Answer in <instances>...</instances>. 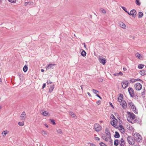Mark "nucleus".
Segmentation results:
<instances>
[{
    "instance_id": "1",
    "label": "nucleus",
    "mask_w": 146,
    "mask_h": 146,
    "mask_svg": "<svg viewBox=\"0 0 146 146\" xmlns=\"http://www.w3.org/2000/svg\"><path fill=\"white\" fill-rule=\"evenodd\" d=\"M127 113L128 116L127 117V120L130 122L133 123L131 120L134 119L135 117V115L133 113H131L130 112L127 111Z\"/></svg>"
},
{
    "instance_id": "2",
    "label": "nucleus",
    "mask_w": 146,
    "mask_h": 146,
    "mask_svg": "<svg viewBox=\"0 0 146 146\" xmlns=\"http://www.w3.org/2000/svg\"><path fill=\"white\" fill-rule=\"evenodd\" d=\"M133 137L135 141L138 142H140L142 139V137L140 134L138 133H134Z\"/></svg>"
},
{
    "instance_id": "3",
    "label": "nucleus",
    "mask_w": 146,
    "mask_h": 146,
    "mask_svg": "<svg viewBox=\"0 0 146 146\" xmlns=\"http://www.w3.org/2000/svg\"><path fill=\"white\" fill-rule=\"evenodd\" d=\"M127 139L130 144L133 145L134 144L135 141L133 137L128 136L127 138Z\"/></svg>"
},
{
    "instance_id": "4",
    "label": "nucleus",
    "mask_w": 146,
    "mask_h": 146,
    "mask_svg": "<svg viewBox=\"0 0 146 146\" xmlns=\"http://www.w3.org/2000/svg\"><path fill=\"white\" fill-rule=\"evenodd\" d=\"M94 128L95 131H99L101 130L102 127L99 124L96 123L94 125Z\"/></svg>"
},
{
    "instance_id": "5",
    "label": "nucleus",
    "mask_w": 146,
    "mask_h": 146,
    "mask_svg": "<svg viewBox=\"0 0 146 146\" xmlns=\"http://www.w3.org/2000/svg\"><path fill=\"white\" fill-rule=\"evenodd\" d=\"M135 89L136 90H141L142 87L141 84L139 83H136L134 85Z\"/></svg>"
},
{
    "instance_id": "6",
    "label": "nucleus",
    "mask_w": 146,
    "mask_h": 146,
    "mask_svg": "<svg viewBox=\"0 0 146 146\" xmlns=\"http://www.w3.org/2000/svg\"><path fill=\"white\" fill-rule=\"evenodd\" d=\"M128 91L131 96L132 98L135 97L134 91L133 89L131 88H128Z\"/></svg>"
},
{
    "instance_id": "7",
    "label": "nucleus",
    "mask_w": 146,
    "mask_h": 146,
    "mask_svg": "<svg viewBox=\"0 0 146 146\" xmlns=\"http://www.w3.org/2000/svg\"><path fill=\"white\" fill-rule=\"evenodd\" d=\"M98 60L99 62L103 65H104L106 63V60L105 58H103L102 56H99V57Z\"/></svg>"
},
{
    "instance_id": "8",
    "label": "nucleus",
    "mask_w": 146,
    "mask_h": 146,
    "mask_svg": "<svg viewBox=\"0 0 146 146\" xmlns=\"http://www.w3.org/2000/svg\"><path fill=\"white\" fill-rule=\"evenodd\" d=\"M121 84L122 87L124 89H125L128 86V81H126L124 82L123 81L121 82Z\"/></svg>"
},
{
    "instance_id": "9",
    "label": "nucleus",
    "mask_w": 146,
    "mask_h": 146,
    "mask_svg": "<svg viewBox=\"0 0 146 146\" xmlns=\"http://www.w3.org/2000/svg\"><path fill=\"white\" fill-rule=\"evenodd\" d=\"M136 14V11L135 9H133L130 11V13H129V15H132L133 17H134Z\"/></svg>"
},
{
    "instance_id": "10",
    "label": "nucleus",
    "mask_w": 146,
    "mask_h": 146,
    "mask_svg": "<svg viewBox=\"0 0 146 146\" xmlns=\"http://www.w3.org/2000/svg\"><path fill=\"white\" fill-rule=\"evenodd\" d=\"M119 146H124L125 143L124 139L121 138L119 142Z\"/></svg>"
},
{
    "instance_id": "11",
    "label": "nucleus",
    "mask_w": 146,
    "mask_h": 146,
    "mask_svg": "<svg viewBox=\"0 0 146 146\" xmlns=\"http://www.w3.org/2000/svg\"><path fill=\"white\" fill-rule=\"evenodd\" d=\"M118 127L119 128V130H120V132L122 133L123 134L124 133V129L123 126L122 125H119V126Z\"/></svg>"
},
{
    "instance_id": "12",
    "label": "nucleus",
    "mask_w": 146,
    "mask_h": 146,
    "mask_svg": "<svg viewBox=\"0 0 146 146\" xmlns=\"http://www.w3.org/2000/svg\"><path fill=\"white\" fill-rule=\"evenodd\" d=\"M55 65V64H49L46 66V70H48L49 69L52 68H53V66Z\"/></svg>"
},
{
    "instance_id": "13",
    "label": "nucleus",
    "mask_w": 146,
    "mask_h": 146,
    "mask_svg": "<svg viewBox=\"0 0 146 146\" xmlns=\"http://www.w3.org/2000/svg\"><path fill=\"white\" fill-rule=\"evenodd\" d=\"M21 119L22 120H25L26 118V113L25 111H23L21 115Z\"/></svg>"
},
{
    "instance_id": "14",
    "label": "nucleus",
    "mask_w": 146,
    "mask_h": 146,
    "mask_svg": "<svg viewBox=\"0 0 146 146\" xmlns=\"http://www.w3.org/2000/svg\"><path fill=\"white\" fill-rule=\"evenodd\" d=\"M121 105L124 109L127 108V103L125 101H123L121 104Z\"/></svg>"
},
{
    "instance_id": "15",
    "label": "nucleus",
    "mask_w": 146,
    "mask_h": 146,
    "mask_svg": "<svg viewBox=\"0 0 146 146\" xmlns=\"http://www.w3.org/2000/svg\"><path fill=\"white\" fill-rule=\"evenodd\" d=\"M119 25L122 28L125 29L126 27V26L125 24L123 23L120 22L119 23Z\"/></svg>"
},
{
    "instance_id": "16",
    "label": "nucleus",
    "mask_w": 146,
    "mask_h": 146,
    "mask_svg": "<svg viewBox=\"0 0 146 146\" xmlns=\"http://www.w3.org/2000/svg\"><path fill=\"white\" fill-rule=\"evenodd\" d=\"M133 111L135 113H137L138 112L137 111L136 108L135 106L134 105L133 106H132L131 108Z\"/></svg>"
},
{
    "instance_id": "17",
    "label": "nucleus",
    "mask_w": 146,
    "mask_h": 146,
    "mask_svg": "<svg viewBox=\"0 0 146 146\" xmlns=\"http://www.w3.org/2000/svg\"><path fill=\"white\" fill-rule=\"evenodd\" d=\"M115 120L113 119V121H111L110 123L114 127L116 126V121Z\"/></svg>"
},
{
    "instance_id": "18",
    "label": "nucleus",
    "mask_w": 146,
    "mask_h": 146,
    "mask_svg": "<svg viewBox=\"0 0 146 146\" xmlns=\"http://www.w3.org/2000/svg\"><path fill=\"white\" fill-rule=\"evenodd\" d=\"M123 73L121 72H119L118 73H115L113 74V75L115 76H118L119 75L122 76L123 75Z\"/></svg>"
},
{
    "instance_id": "19",
    "label": "nucleus",
    "mask_w": 146,
    "mask_h": 146,
    "mask_svg": "<svg viewBox=\"0 0 146 146\" xmlns=\"http://www.w3.org/2000/svg\"><path fill=\"white\" fill-rule=\"evenodd\" d=\"M114 137L117 138H119L120 137V135L118 132L115 131V134L114 135Z\"/></svg>"
},
{
    "instance_id": "20",
    "label": "nucleus",
    "mask_w": 146,
    "mask_h": 146,
    "mask_svg": "<svg viewBox=\"0 0 146 146\" xmlns=\"http://www.w3.org/2000/svg\"><path fill=\"white\" fill-rule=\"evenodd\" d=\"M141 74L142 76L146 75V71L143 70L140 71Z\"/></svg>"
},
{
    "instance_id": "21",
    "label": "nucleus",
    "mask_w": 146,
    "mask_h": 146,
    "mask_svg": "<svg viewBox=\"0 0 146 146\" xmlns=\"http://www.w3.org/2000/svg\"><path fill=\"white\" fill-rule=\"evenodd\" d=\"M119 143V141L118 139H115L114 141V145L115 146H117Z\"/></svg>"
},
{
    "instance_id": "22",
    "label": "nucleus",
    "mask_w": 146,
    "mask_h": 146,
    "mask_svg": "<svg viewBox=\"0 0 146 146\" xmlns=\"http://www.w3.org/2000/svg\"><path fill=\"white\" fill-rule=\"evenodd\" d=\"M42 115H43L44 116H47V115H49V113L46 111H44L42 113Z\"/></svg>"
},
{
    "instance_id": "23",
    "label": "nucleus",
    "mask_w": 146,
    "mask_h": 146,
    "mask_svg": "<svg viewBox=\"0 0 146 146\" xmlns=\"http://www.w3.org/2000/svg\"><path fill=\"white\" fill-rule=\"evenodd\" d=\"M106 133L108 136L110 135V130L108 128H106Z\"/></svg>"
},
{
    "instance_id": "24",
    "label": "nucleus",
    "mask_w": 146,
    "mask_h": 146,
    "mask_svg": "<svg viewBox=\"0 0 146 146\" xmlns=\"http://www.w3.org/2000/svg\"><path fill=\"white\" fill-rule=\"evenodd\" d=\"M28 69V68L27 66V65H25L23 67V70L24 72H26L27 71Z\"/></svg>"
},
{
    "instance_id": "25",
    "label": "nucleus",
    "mask_w": 146,
    "mask_h": 146,
    "mask_svg": "<svg viewBox=\"0 0 146 146\" xmlns=\"http://www.w3.org/2000/svg\"><path fill=\"white\" fill-rule=\"evenodd\" d=\"M135 56L140 59H142V57L141 56L140 54L138 53H136L135 54Z\"/></svg>"
},
{
    "instance_id": "26",
    "label": "nucleus",
    "mask_w": 146,
    "mask_h": 146,
    "mask_svg": "<svg viewBox=\"0 0 146 146\" xmlns=\"http://www.w3.org/2000/svg\"><path fill=\"white\" fill-rule=\"evenodd\" d=\"M138 18H141L143 16V13L141 12H139L138 13Z\"/></svg>"
},
{
    "instance_id": "27",
    "label": "nucleus",
    "mask_w": 146,
    "mask_h": 146,
    "mask_svg": "<svg viewBox=\"0 0 146 146\" xmlns=\"http://www.w3.org/2000/svg\"><path fill=\"white\" fill-rule=\"evenodd\" d=\"M86 54V52L84 50H83L81 52V54L82 56L84 57L85 56Z\"/></svg>"
},
{
    "instance_id": "28",
    "label": "nucleus",
    "mask_w": 146,
    "mask_h": 146,
    "mask_svg": "<svg viewBox=\"0 0 146 146\" xmlns=\"http://www.w3.org/2000/svg\"><path fill=\"white\" fill-rule=\"evenodd\" d=\"M144 66V65L143 64H139L138 66V68L139 69H141L143 68Z\"/></svg>"
},
{
    "instance_id": "29",
    "label": "nucleus",
    "mask_w": 146,
    "mask_h": 146,
    "mask_svg": "<svg viewBox=\"0 0 146 146\" xmlns=\"http://www.w3.org/2000/svg\"><path fill=\"white\" fill-rule=\"evenodd\" d=\"M143 91L142 92H141V94H142V97L143 98H144L145 97L144 95L145 94V89L144 88V89L143 90Z\"/></svg>"
},
{
    "instance_id": "30",
    "label": "nucleus",
    "mask_w": 146,
    "mask_h": 146,
    "mask_svg": "<svg viewBox=\"0 0 146 146\" xmlns=\"http://www.w3.org/2000/svg\"><path fill=\"white\" fill-rule=\"evenodd\" d=\"M54 85H53L52 86L51 85V86L50 87L49 92H51L53 91V90L54 88Z\"/></svg>"
},
{
    "instance_id": "31",
    "label": "nucleus",
    "mask_w": 146,
    "mask_h": 146,
    "mask_svg": "<svg viewBox=\"0 0 146 146\" xmlns=\"http://www.w3.org/2000/svg\"><path fill=\"white\" fill-rule=\"evenodd\" d=\"M135 3L138 6H140L141 4L139 0H135Z\"/></svg>"
},
{
    "instance_id": "32",
    "label": "nucleus",
    "mask_w": 146,
    "mask_h": 146,
    "mask_svg": "<svg viewBox=\"0 0 146 146\" xmlns=\"http://www.w3.org/2000/svg\"><path fill=\"white\" fill-rule=\"evenodd\" d=\"M121 8H122V9L124 10V11L126 12L128 14H129V12H128L127 11V9L126 8H125V7H121Z\"/></svg>"
},
{
    "instance_id": "33",
    "label": "nucleus",
    "mask_w": 146,
    "mask_h": 146,
    "mask_svg": "<svg viewBox=\"0 0 146 146\" xmlns=\"http://www.w3.org/2000/svg\"><path fill=\"white\" fill-rule=\"evenodd\" d=\"M70 115L72 117H75V115L74 113L72 112H69Z\"/></svg>"
},
{
    "instance_id": "34",
    "label": "nucleus",
    "mask_w": 146,
    "mask_h": 146,
    "mask_svg": "<svg viewBox=\"0 0 146 146\" xmlns=\"http://www.w3.org/2000/svg\"><path fill=\"white\" fill-rule=\"evenodd\" d=\"M129 107L131 108L132 106H133L134 105L133 103L132 102H130L129 103Z\"/></svg>"
},
{
    "instance_id": "35",
    "label": "nucleus",
    "mask_w": 146,
    "mask_h": 146,
    "mask_svg": "<svg viewBox=\"0 0 146 146\" xmlns=\"http://www.w3.org/2000/svg\"><path fill=\"white\" fill-rule=\"evenodd\" d=\"M100 11L102 13H106V10L104 9L101 8H100Z\"/></svg>"
},
{
    "instance_id": "36",
    "label": "nucleus",
    "mask_w": 146,
    "mask_h": 146,
    "mask_svg": "<svg viewBox=\"0 0 146 146\" xmlns=\"http://www.w3.org/2000/svg\"><path fill=\"white\" fill-rule=\"evenodd\" d=\"M7 131H4L2 133V134L3 135V136H5V135L7 134Z\"/></svg>"
},
{
    "instance_id": "37",
    "label": "nucleus",
    "mask_w": 146,
    "mask_h": 146,
    "mask_svg": "<svg viewBox=\"0 0 146 146\" xmlns=\"http://www.w3.org/2000/svg\"><path fill=\"white\" fill-rule=\"evenodd\" d=\"M18 124L19 125L21 126L24 125V123L23 122H19Z\"/></svg>"
},
{
    "instance_id": "38",
    "label": "nucleus",
    "mask_w": 146,
    "mask_h": 146,
    "mask_svg": "<svg viewBox=\"0 0 146 146\" xmlns=\"http://www.w3.org/2000/svg\"><path fill=\"white\" fill-rule=\"evenodd\" d=\"M50 120L51 123H52L53 125H54L56 124L54 120L52 119H50Z\"/></svg>"
},
{
    "instance_id": "39",
    "label": "nucleus",
    "mask_w": 146,
    "mask_h": 146,
    "mask_svg": "<svg viewBox=\"0 0 146 146\" xmlns=\"http://www.w3.org/2000/svg\"><path fill=\"white\" fill-rule=\"evenodd\" d=\"M27 4L29 5L33 6L34 4V3L32 2H27Z\"/></svg>"
},
{
    "instance_id": "40",
    "label": "nucleus",
    "mask_w": 146,
    "mask_h": 146,
    "mask_svg": "<svg viewBox=\"0 0 146 146\" xmlns=\"http://www.w3.org/2000/svg\"><path fill=\"white\" fill-rule=\"evenodd\" d=\"M57 133H58L60 134H61L62 133V130L60 129H58L57 130Z\"/></svg>"
},
{
    "instance_id": "41",
    "label": "nucleus",
    "mask_w": 146,
    "mask_h": 146,
    "mask_svg": "<svg viewBox=\"0 0 146 146\" xmlns=\"http://www.w3.org/2000/svg\"><path fill=\"white\" fill-rule=\"evenodd\" d=\"M111 117L113 119L115 120L116 121H117V119H116L115 117L113 115V114L111 115Z\"/></svg>"
},
{
    "instance_id": "42",
    "label": "nucleus",
    "mask_w": 146,
    "mask_h": 146,
    "mask_svg": "<svg viewBox=\"0 0 146 146\" xmlns=\"http://www.w3.org/2000/svg\"><path fill=\"white\" fill-rule=\"evenodd\" d=\"M92 91H93V92L96 95V94H97V93L99 92L97 90H96L93 89Z\"/></svg>"
},
{
    "instance_id": "43",
    "label": "nucleus",
    "mask_w": 146,
    "mask_h": 146,
    "mask_svg": "<svg viewBox=\"0 0 146 146\" xmlns=\"http://www.w3.org/2000/svg\"><path fill=\"white\" fill-rule=\"evenodd\" d=\"M11 3H15L16 2V0H8Z\"/></svg>"
},
{
    "instance_id": "44",
    "label": "nucleus",
    "mask_w": 146,
    "mask_h": 146,
    "mask_svg": "<svg viewBox=\"0 0 146 146\" xmlns=\"http://www.w3.org/2000/svg\"><path fill=\"white\" fill-rule=\"evenodd\" d=\"M135 81H141V82H143V81L142 80H141L140 79H139V78H137V79H135Z\"/></svg>"
},
{
    "instance_id": "45",
    "label": "nucleus",
    "mask_w": 146,
    "mask_h": 146,
    "mask_svg": "<svg viewBox=\"0 0 146 146\" xmlns=\"http://www.w3.org/2000/svg\"><path fill=\"white\" fill-rule=\"evenodd\" d=\"M129 81L131 83H133L135 81V79H131Z\"/></svg>"
},
{
    "instance_id": "46",
    "label": "nucleus",
    "mask_w": 146,
    "mask_h": 146,
    "mask_svg": "<svg viewBox=\"0 0 146 146\" xmlns=\"http://www.w3.org/2000/svg\"><path fill=\"white\" fill-rule=\"evenodd\" d=\"M42 132L45 135H46L47 134L46 132L44 130H42Z\"/></svg>"
},
{
    "instance_id": "47",
    "label": "nucleus",
    "mask_w": 146,
    "mask_h": 146,
    "mask_svg": "<svg viewBox=\"0 0 146 146\" xmlns=\"http://www.w3.org/2000/svg\"><path fill=\"white\" fill-rule=\"evenodd\" d=\"M47 84H51L52 83V82L50 81V80H47Z\"/></svg>"
},
{
    "instance_id": "48",
    "label": "nucleus",
    "mask_w": 146,
    "mask_h": 146,
    "mask_svg": "<svg viewBox=\"0 0 146 146\" xmlns=\"http://www.w3.org/2000/svg\"><path fill=\"white\" fill-rule=\"evenodd\" d=\"M99 144L101 146H104L105 145V144L103 142L100 143Z\"/></svg>"
},
{
    "instance_id": "49",
    "label": "nucleus",
    "mask_w": 146,
    "mask_h": 146,
    "mask_svg": "<svg viewBox=\"0 0 146 146\" xmlns=\"http://www.w3.org/2000/svg\"><path fill=\"white\" fill-rule=\"evenodd\" d=\"M100 102H101V101L100 100H98V101H97L96 102V104L98 105H100Z\"/></svg>"
},
{
    "instance_id": "50",
    "label": "nucleus",
    "mask_w": 146,
    "mask_h": 146,
    "mask_svg": "<svg viewBox=\"0 0 146 146\" xmlns=\"http://www.w3.org/2000/svg\"><path fill=\"white\" fill-rule=\"evenodd\" d=\"M95 139L97 141H100V138L98 137H95Z\"/></svg>"
},
{
    "instance_id": "51",
    "label": "nucleus",
    "mask_w": 146,
    "mask_h": 146,
    "mask_svg": "<svg viewBox=\"0 0 146 146\" xmlns=\"http://www.w3.org/2000/svg\"><path fill=\"white\" fill-rule=\"evenodd\" d=\"M46 86V83H44L43 84V86H42V89H43L45 88V87Z\"/></svg>"
},
{
    "instance_id": "52",
    "label": "nucleus",
    "mask_w": 146,
    "mask_h": 146,
    "mask_svg": "<svg viewBox=\"0 0 146 146\" xmlns=\"http://www.w3.org/2000/svg\"><path fill=\"white\" fill-rule=\"evenodd\" d=\"M96 96H97L100 99H102V98L100 97V96L99 95H98V94H96Z\"/></svg>"
},
{
    "instance_id": "53",
    "label": "nucleus",
    "mask_w": 146,
    "mask_h": 146,
    "mask_svg": "<svg viewBox=\"0 0 146 146\" xmlns=\"http://www.w3.org/2000/svg\"><path fill=\"white\" fill-rule=\"evenodd\" d=\"M119 97L120 98H123V94H120V96H119Z\"/></svg>"
},
{
    "instance_id": "54",
    "label": "nucleus",
    "mask_w": 146,
    "mask_h": 146,
    "mask_svg": "<svg viewBox=\"0 0 146 146\" xmlns=\"http://www.w3.org/2000/svg\"><path fill=\"white\" fill-rule=\"evenodd\" d=\"M110 106H111V107H112L113 109H114V107H113V105H112V104L111 103V102H110Z\"/></svg>"
},
{
    "instance_id": "55",
    "label": "nucleus",
    "mask_w": 146,
    "mask_h": 146,
    "mask_svg": "<svg viewBox=\"0 0 146 146\" xmlns=\"http://www.w3.org/2000/svg\"><path fill=\"white\" fill-rule=\"evenodd\" d=\"M118 100H119V102H121L122 101V98H118Z\"/></svg>"
},
{
    "instance_id": "56",
    "label": "nucleus",
    "mask_w": 146,
    "mask_h": 146,
    "mask_svg": "<svg viewBox=\"0 0 146 146\" xmlns=\"http://www.w3.org/2000/svg\"><path fill=\"white\" fill-rule=\"evenodd\" d=\"M87 94L90 97H91L92 96L90 94L89 92H88Z\"/></svg>"
},
{
    "instance_id": "57",
    "label": "nucleus",
    "mask_w": 146,
    "mask_h": 146,
    "mask_svg": "<svg viewBox=\"0 0 146 146\" xmlns=\"http://www.w3.org/2000/svg\"><path fill=\"white\" fill-rule=\"evenodd\" d=\"M90 145L91 146H96V145L93 143H90Z\"/></svg>"
},
{
    "instance_id": "58",
    "label": "nucleus",
    "mask_w": 146,
    "mask_h": 146,
    "mask_svg": "<svg viewBox=\"0 0 146 146\" xmlns=\"http://www.w3.org/2000/svg\"><path fill=\"white\" fill-rule=\"evenodd\" d=\"M123 70L124 71H125L127 70V69L126 68H123Z\"/></svg>"
},
{
    "instance_id": "59",
    "label": "nucleus",
    "mask_w": 146,
    "mask_h": 146,
    "mask_svg": "<svg viewBox=\"0 0 146 146\" xmlns=\"http://www.w3.org/2000/svg\"><path fill=\"white\" fill-rule=\"evenodd\" d=\"M83 86H84L83 85L81 86V89L82 90H83Z\"/></svg>"
},
{
    "instance_id": "60",
    "label": "nucleus",
    "mask_w": 146,
    "mask_h": 146,
    "mask_svg": "<svg viewBox=\"0 0 146 146\" xmlns=\"http://www.w3.org/2000/svg\"><path fill=\"white\" fill-rule=\"evenodd\" d=\"M44 125L46 127H48V125L46 124H45Z\"/></svg>"
},
{
    "instance_id": "61",
    "label": "nucleus",
    "mask_w": 146,
    "mask_h": 146,
    "mask_svg": "<svg viewBox=\"0 0 146 146\" xmlns=\"http://www.w3.org/2000/svg\"><path fill=\"white\" fill-rule=\"evenodd\" d=\"M102 138H103V139H105V138H106V137H105L104 135L102 136Z\"/></svg>"
},
{
    "instance_id": "62",
    "label": "nucleus",
    "mask_w": 146,
    "mask_h": 146,
    "mask_svg": "<svg viewBox=\"0 0 146 146\" xmlns=\"http://www.w3.org/2000/svg\"><path fill=\"white\" fill-rule=\"evenodd\" d=\"M84 45V47L86 48V44L85 43H84V44H83Z\"/></svg>"
},
{
    "instance_id": "63",
    "label": "nucleus",
    "mask_w": 146,
    "mask_h": 146,
    "mask_svg": "<svg viewBox=\"0 0 146 146\" xmlns=\"http://www.w3.org/2000/svg\"><path fill=\"white\" fill-rule=\"evenodd\" d=\"M105 140L106 141H108V139H107V138H106Z\"/></svg>"
},
{
    "instance_id": "64",
    "label": "nucleus",
    "mask_w": 146,
    "mask_h": 146,
    "mask_svg": "<svg viewBox=\"0 0 146 146\" xmlns=\"http://www.w3.org/2000/svg\"><path fill=\"white\" fill-rule=\"evenodd\" d=\"M28 5V4H27V2H25V5Z\"/></svg>"
}]
</instances>
